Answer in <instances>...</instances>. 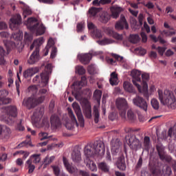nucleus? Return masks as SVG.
<instances>
[{
	"instance_id": "obj_63",
	"label": "nucleus",
	"mask_w": 176,
	"mask_h": 176,
	"mask_svg": "<svg viewBox=\"0 0 176 176\" xmlns=\"http://www.w3.org/2000/svg\"><path fill=\"white\" fill-rule=\"evenodd\" d=\"M157 51L159 54H160V56H163V54H164V52H166V47H157Z\"/></svg>"
},
{
	"instance_id": "obj_44",
	"label": "nucleus",
	"mask_w": 176,
	"mask_h": 176,
	"mask_svg": "<svg viewBox=\"0 0 176 176\" xmlns=\"http://www.w3.org/2000/svg\"><path fill=\"white\" fill-rule=\"evenodd\" d=\"M54 45V41H53L52 38H50L48 41L47 46L45 47V52L44 54V56H47L49 54V47H52Z\"/></svg>"
},
{
	"instance_id": "obj_11",
	"label": "nucleus",
	"mask_w": 176,
	"mask_h": 176,
	"mask_svg": "<svg viewBox=\"0 0 176 176\" xmlns=\"http://www.w3.org/2000/svg\"><path fill=\"white\" fill-rule=\"evenodd\" d=\"M133 104L141 108V109H143L145 112L148 111V103L146 100L140 96H136V97L133 99Z\"/></svg>"
},
{
	"instance_id": "obj_33",
	"label": "nucleus",
	"mask_w": 176,
	"mask_h": 176,
	"mask_svg": "<svg viewBox=\"0 0 176 176\" xmlns=\"http://www.w3.org/2000/svg\"><path fill=\"white\" fill-rule=\"evenodd\" d=\"M25 166L28 168V173L32 174V173H34V170H35V165L32 164V161L31 160H28L26 162Z\"/></svg>"
},
{
	"instance_id": "obj_50",
	"label": "nucleus",
	"mask_w": 176,
	"mask_h": 176,
	"mask_svg": "<svg viewBox=\"0 0 176 176\" xmlns=\"http://www.w3.org/2000/svg\"><path fill=\"white\" fill-rule=\"evenodd\" d=\"M89 13L91 16L94 17V16H96L97 13H98V9L96 8H91V9H89Z\"/></svg>"
},
{
	"instance_id": "obj_8",
	"label": "nucleus",
	"mask_w": 176,
	"mask_h": 176,
	"mask_svg": "<svg viewBox=\"0 0 176 176\" xmlns=\"http://www.w3.org/2000/svg\"><path fill=\"white\" fill-rule=\"evenodd\" d=\"M125 142L132 151H138L141 148V142L134 135L126 136Z\"/></svg>"
},
{
	"instance_id": "obj_27",
	"label": "nucleus",
	"mask_w": 176,
	"mask_h": 176,
	"mask_svg": "<svg viewBox=\"0 0 176 176\" xmlns=\"http://www.w3.org/2000/svg\"><path fill=\"white\" fill-rule=\"evenodd\" d=\"M122 12V8L119 7H114L111 8V16L113 19H118L119 17V14Z\"/></svg>"
},
{
	"instance_id": "obj_62",
	"label": "nucleus",
	"mask_w": 176,
	"mask_h": 176,
	"mask_svg": "<svg viewBox=\"0 0 176 176\" xmlns=\"http://www.w3.org/2000/svg\"><path fill=\"white\" fill-rule=\"evenodd\" d=\"M73 96H74L76 100H80V91H74L72 92Z\"/></svg>"
},
{
	"instance_id": "obj_4",
	"label": "nucleus",
	"mask_w": 176,
	"mask_h": 176,
	"mask_svg": "<svg viewBox=\"0 0 176 176\" xmlns=\"http://www.w3.org/2000/svg\"><path fill=\"white\" fill-rule=\"evenodd\" d=\"M158 96L161 104L167 105L168 108H172V109H175L176 98L171 91L166 89L163 93L162 89H158Z\"/></svg>"
},
{
	"instance_id": "obj_37",
	"label": "nucleus",
	"mask_w": 176,
	"mask_h": 176,
	"mask_svg": "<svg viewBox=\"0 0 176 176\" xmlns=\"http://www.w3.org/2000/svg\"><path fill=\"white\" fill-rule=\"evenodd\" d=\"M29 160H31L32 163H34L35 164H36L37 163H39L41 162V155L34 154L30 157Z\"/></svg>"
},
{
	"instance_id": "obj_34",
	"label": "nucleus",
	"mask_w": 176,
	"mask_h": 176,
	"mask_svg": "<svg viewBox=\"0 0 176 176\" xmlns=\"http://www.w3.org/2000/svg\"><path fill=\"white\" fill-rule=\"evenodd\" d=\"M94 116L95 123H98L100 119V111H98V107L97 106L94 107Z\"/></svg>"
},
{
	"instance_id": "obj_53",
	"label": "nucleus",
	"mask_w": 176,
	"mask_h": 176,
	"mask_svg": "<svg viewBox=\"0 0 176 176\" xmlns=\"http://www.w3.org/2000/svg\"><path fill=\"white\" fill-rule=\"evenodd\" d=\"M94 34L96 38H98V39L102 38V34H101V30H100L98 29H95L94 30Z\"/></svg>"
},
{
	"instance_id": "obj_41",
	"label": "nucleus",
	"mask_w": 176,
	"mask_h": 176,
	"mask_svg": "<svg viewBox=\"0 0 176 176\" xmlns=\"http://www.w3.org/2000/svg\"><path fill=\"white\" fill-rule=\"evenodd\" d=\"M109 21V14H108V13L104 12L100 15V21L102 23H104L105 24L108 23Z\"/></svg>"
},
{
	"instance_id": "obj_32",
	"label": "nucleus",
	"mask_w": 176,
	"mask_h": 176,
	"mask_svg": "<svg viewBox=\"0 0 176 176\" xmlns=\"http://www.w3.org/2000/svg\"><path fill=\"white\" fill-rule=\"evenodd\" d=\"M11 39H14V41H20L21 39H23V33L20 32V30L12 33Z\"/></svg>"
},
{
	"instance_id": "obj_54",
	"label": "nucleus",
	"mask_w": 176,
	"mask_h": 176,
	"mask_svg": "<svg viewBox=\"0 0 176 176\" xmlns=\"http://www.w3.org/2000/svg\"><path fill=\"white\" fill-rule=\"evenodd\" d=\"M39 138L41 141H43V140H47L49 137H47V133L41 132L38 134Z\"/></svg>"
},
{
	"instance_id": "obj_13",
	"label": "nucleus",
	"mask_w": 176,
	"mask_h": 176,
	"mask_svg": "<svg viewBox=\"0 0 176 176\" xmlns=\"http://www.w3.org/2000/svg\"><path fill=\"white\" fill-rule=\"evenodd\" d=\"M69 116L72 120V123L67 122L65 124V127L67 130H74V126H79L78 124V120H76V117H75V115L74 114V111H72V109L70 108L67 109Z\"/></svg>"
},
{
	"instance_id": "obj_12",
	"label": "nucleus",
	"mask_w": 176,
	"mask_h": 176,
	"mask_svg": "<svg viewBox=\"0 0 176 176\" xmlns=\"http://www.w3.org/2000/svg\"><path fill=\"white\" fill-rule=\"evenodd\" d=\"M72 107L74 112L76 114L80 127H85V118H83V115L82 114L80 106L79 105V104L74 102L72 104Z\"/></svg>"
},
{
	"instance_id": "obj_45",
	"label": "nucleus",
	"mask_w": 176,
	"mask_h": 176,
	"mask_svg": "<svg viewBox=\"0 0 176 176\" xmlns=\"http://www.w3.org/2000/svg\"><path fill=\"white\" fill-rule=\"evenodd\" d=\"M127 118L129 120H135V113L133 112V110L131 109L128 110Z\"/></svg>"
},
{
	"instance_id": "obj_64",
	"label": "nucleus",
	"mask_w": 176,
	"mask_h": 176,
	"mask_svg": "<svg viewBox=\"0 0 176 176\" xmlns=\"http://www.w3.org/2000/svg\"><path fill=\"white\" fill-rule=\"evenodd\" d=\"M87 71L89 74H90V75L94 74V71H95L94 66V65L88 66Z\"/></svg>"
},
{
	"instance_id": "obj_51",
	"label": "nucleus",
	"mask_w": 176,
	"mask_h": 176,
	"mask_svg": "<svg viewBox=\"0 0 176 176\" xmlns=\"http://www.w3.org/2000/svg\"><path fill=\"white\" fill-rule=\"evenodd\" d=\"M151 105L154 109H159V101L157 100L152 99Z\"/></svg>"
},
{
	"instance_id": "obj_6",
	"label": "nucleus",
	"mask_w": 176,
	"mask_h": 176,
	"mask_svg": "<svg viewBox=\"0 0 176 176\" xmlns=\"http://www.w3.org/2000/svg\"><path fill=\"white\" fill-rule=\"evenodd\" d=\"M50 74H52V64L48 63L40 75L35 76L32 80L33 83L38 84L40 87H46L49 84V75Z\"/></svg>"
},
{
	"instance_id": "obj_58",
	"label": "nucleus",
	"mask_w": 176,
	"mask_h": 176,
	"mask_svg": "<svg viewBox=\"0 0 176 176\" xmlns=\"http://www.w3.org/2000/svg\"><path fill=\"white\" fill-rule=\"evenodd\" d=\"M32 11H31V10L26 8L23 10V16L24 17V19H25V17H27V16H30V14H32Z\"/></svg>"
},
{
	"instance_id": "obj_57",
	"label": "nucleus",
	"mask_w": 176,
	"mask_h": 176,
	"mask_svg": "<svg viewBox=\"0 0 176 176\" xmlns=\"http://www.w3.org/2000/svg\"><path fill=\"white\" fill-rule=\"evenodd\" d=\"M30 76H32V74L31 73L30 69H28L23 72V77L27 79L28 78H30Z\"/></svg>"
},
{
	"instance_id": "obj_31",
	"label": "nucleus",
	"mask_w": 176,
	"mask_h": 176,
	"mask_svg": "<svg viewBox=\"0 0 176 176\" xmlns=\"http://www.w3.org/2000/svg\"><path fill=\"white\" fill-rule=\"evenodd\" d=\"M142 86L144 87V89H147L148 81L149 80V74L146 73L142 74Z\"/></svg>"
},
{
	"instance_id": "obj_39",
	"label": "nucleus",
	"mask_w": 176,
	"mask_h": 176,
	"mask_svg": "<svg viewBox=\"0 0 176 176\" xmlns=\"http://www.w3.org/2000/svg\"><path fill=\"white\" fill-rule=\"evenodd\" d=\"M54 159H56V157L54 156H51L50 157L49 156H47L44 160V167L49 166V164L54 161Z\"/></svg>"
},
{
	"instance_id": "obj_23",
	"label": "nucleus",
	"mask_w": 176,
	"mask_h": 176,
	"mask_svg": "<svg viewBox=\"0 0 176 176\" xmlns=\"http://www.w3.org/2000/svg\"><path fill=\"white\" fill-rule=\"evenodd\" d=\"M72 160L74 163H79L82 160V156L80 151L74 150L72 153Z\"/></svg>"
},
{
	"instance_id": "obj_19",
	"label": "nucleus",
	"mask_w": 176,
	"mask_h": 176,
	"mask_svg": "<svg viewBox=\"0 0 176 176\" xmlns=\"http://www.w3.org/2000/svg\"><path fill=\"white\" fill-rule=\"evenodd\" d=\"M116 30L120 31L125 28V30H129V23L126 21V17L124 16H121L120 20L116 23Z\"/></svg>"
},
{
	"instance_id": "obj_22",
	"label": "nucleus",
	"mask_w": 176,
	"mask_h": 176,
	"mask_svg": "<svg viewBox=\"0 0 176 176\" xmlns=\"http://www.w3.org/2000/svg\"><path fill=\"white\" fill-rule=\"evenodd\" d=\"M85 163L87 167L89 168L90 171H97V165H96V163H94V161L91 160L90 158H86L85 160Z\"/></svg>"
},
{
	"instance_id": "obj_42",
	"label": "nucleus",
	"mask_w": 176,
	"mask_h": 176,
	"mask_svg": "<svg viewBox=\"0 0 176 176\" xmlns=\"http://www.w3.org/2000/svg\"><path fill=\"white\" fill-rule=\"evenodd\" d=\"M11 133L12 131L10 130V128H8L6 126L3 128V132L1 134L4 135V138H8Z\"/></svg>"
},
{
	"instance_id": "obj_21",
	"label": "nucleus",
	"mask_w": 176,
	"mask_h": 176,
	"mask_svg": "<svg viewBox=\"0 0 176 176\" xmlns=\"http://www.w3.org/2000/svg\"><path fill=\"white\" fill-rule=\"evenodd\" d=\"M116 164L119 170H121L122 171H124V170H126V166L124 160V155H121L118 157Z\"/></svg>"
},
{
	"instance_id": "obj_14",
	"label": "nucleus",
	"mask_w": 176,
	"mask_h": 176,
	"mask_svg": "<svg viewBox=\"0 0 176 176\" xmlns=\"http://www.w3.org/2000/svg\"><path fill=\"white\" fill-rule=\"evenodd\" d=\"M63 162L67 171H68L69 174H74V175L76 176V175H78V172L79 171V170L78 169V168H76V166H73L72 163H69V161H68L67 157H63Z\"/></svg>"
},
{
	"instance_id": "obj_29",
	"label": "nucleus",
	"mask_w": 176,
	"mask_h": 176,
	"mask_svg": "<svg viewBox=\"0 0 176 176\" xmlns=\"http://www.w3.org/2000/svg\"><path fill=\"white\" fill-rule=\"evenodd\" d=\"M87 78L85 76L81 77V80L80 81H76L74 82L73 86H78V89L83 87L85 85H86Z\"/></svg>"
},
{
	"instance_id": "obj_7",
	"label": "nucleus",
	"mask_w": 176,
	"mask_h": 176,
	"mask_svg": "<svg viewBox=\"0 0 176 176\" xmlns=\"http://www.w3.org/2000/svg\"><path fill=\"white\" fill-rule=\"evenodd\" d=\"M26 25L31 32H35L37 36L43 35L45 31H46V28L43 24L38 23L35 18L31 17L28 19Z\"/></svg>"
},
{
	"instance_id": "obj_52",
	"label": "nucleus",
	"mask_w": 176,
	"mask_h": 176,
	"mask_svg": "<svg viewBox=\"0 0 176 176\" xmlns=\"http://www.w3.org/2000/svg\"><path fill=\"white\" fill-rule=\"evenodd\" d=\"M76 176H90V174L86 170H79Z\"/></svg>"
},
{
	"instance_id": "obj_35",
	"label": "nucleus",
	"mask_w": 176,
	"mask_h": 176,
	"mask_svg": "<svg viewBox=\"0 0 176 176\" xmlns=\"http://www.w3.org/2000/svg\"><path fill=\"white\" fill-rule=\"evenodd\" d=\"M84 113L87 119L91 118V106L86 105L84 108Z\"/></svg>"
},
{
	"instance_id": "obj_15",
	"label": "nucleus",
	"mask_w": 176,
	"mask_h": 176,
	"mask_svg": "<svg viewBox=\"0 0 176 176\" xmlns=\"http://www.w3.org/2000/svg\"><path fill=\"white\" fill-rule=\"evenodd\" d=\"M111 153L113 156H116L118 153H120V146H122V142L120 140L116 138L113 139L111 141Z\"/></svg>"
},
{
	"instance_id": "obj_5",
	"label": "nucleus",
	"mask_w": 176,
	"mask_h": 176,
	"mask_svg": "<svg viewBox=\"0 0 176 176\" xmlns=\"http://www.w3.org/2000/svg\"><path fill=\"white\" fill-rule=\"evenodd\" d=\"M45 41L43 37H40L34 41L33 43L30 45V50H33L35 47V50L32 53L29 59L28 60V64L34 65L36 64L39 60H41V55L39 54L40 47L42 46Z\"/></svg>"
},
{
	"instance_id": "obj_30",
	"label": "nucleus",
	"mask_w": 176,
	"mask_h": 176,
	"mask_svg": "<svg viewBox=\"0 0 176 176\" xmlns=\"http://www.w3.org/2000/svg\"><path fill=\"white\" fill-rule=\"evenodd\" d=\"M156 149L157 151L160 158H163V155H166V151H164V146H163L162 144H157L156 146Z\"/></svg>"
},
{
	"instance_id": "obj_1",
	"label": "nucleus",
	"mask_w": 176,
	"mask_h": 176,
	"mask_svg": "<svg viewBox=\"0 0 176 176\" xmlns=\"http://www.w3.org/2000/svg\"><path fill=\"white\" fill-rule=\"evenodd\" d=\"M28 90L30 93H32L33 94V96H31L27 99H24L23 104L29 109H31V108H35L36 105H39V104H42L43 101H45V99L46 98V95L47 94V89L45 88H42L39 89L38 93V88L35 85H32L28 87ZM36 96H34L35 94Z\"/></svg>"
},
{
	"instance_id": "obj_28",
	"label": "nucleus",
	"mask_w": 176,
	"mask_h": 176,
	"mask_svg": "<svg viewBox=\"0 0 176 176\" xmlns=\"http://www.w3.org/2000/svg\"><path fill=\"white\" fill-rule=\"evenodd\" d=\"M108 35H109V36H112V38H114V39H117L118 41H122V39H123V36L113 32L112 30H109Z\"/></svg>"
},
{
	"instance_id": "obj_25",
	"label": "nucleus",
	"mask_w": 176,
	"mask_h": 176,
	"mask_svg": "<svg viewBox=\"0 0 176 176\" xmlns=\"http://www.w3.org/2000/svg\"><path fill=\"white\" fill-rule=\"evenodd\" d=\"M110 79H109V82L111 86H116L118 85V80H119L118 78V74H116V72H113L110 75Z\"/></svg>"
},
{
	"instance_id": "obj_40",
	"label": "nucleus",
	"mask_w": 176,
	"mask_h": 176,
	"mask_svg": "<svg viewBox=\"0 0 176 176\" xmlns=\"http://www.w3.org/2000/svg\"><path fill=\"white\" fill-rule=\"evenodd\" d=\"M129 41L131 43H138L140 42V36L138 34H132L130 36Z\"/></svg>"
},
{
	"instance_id": "obj_46",
	"label": "nucleus",
	"mask_w": 176,
	"mask_h": 176,
	"mask_svg": "<svg viewBox=\"0 0 176 176\" xmlns=\"http://www.w3.org/2000/svg\"><path fill=\"white\" fill-rule=\"evenodd\" d=\"M101 96H102V92L101 90L96 89L94 92V97L98 101V100H101Z\"/></svg>"
},
{
	"instance_id": "obj_10",
	"label": "nucleus",
	"mask_w": 176,
	"mask_h": 176,
	"mask_svg": "<svg viewBox=\"0 0 176 176\" xmlns=\"http://www.w3.org/2000/svg\"><path fill=\"white\" fill-rule=\"evenodd\" d=\"M131 75L132 76V82L135 86H136L138 91L141 93L142 89H141V85L139 83H141V72L138 70H132L131 72Z\"/></svg>"
},
{
	"instance_id": "obj_17",
	"label": "nucleus",
	"mask_w": 176,
	"mask_h": 176,
	"mask_svg": "<svg viewBox=\"0 0 176 176\" xmlns=\"http://www.w3.org/2000/svg\"><path fill=\"white\" fill-rule=\"evenodd\" d=\"M9 96V91L6 89L0 90V105H8L12 102V99L8 98Z\"/></svg>"
},
{
	"instance_id": "obj_16",
	"label": "nucleus",
	"mask_w": 176,
	"mask_h": 176,
	"mask_svg": "<svg viewBox=\"0 0 176 176\" xmlns=\"http://www.w3.org/2000/svg\"><path fill=\"white\" fill-rule=\"evenodd\" d=\"M93 56H98V52L92 51L91 52H89L88 54H81L78 55V59L82 64H89Z\"/></svg>"
},
{
	"instance_id": "obj_56",
	"label": "nucleus",
	"mask_w": 176,
	"mask_h": 176,
	"mask_svg": "<svg viewBox=\"0 0 176 176\" xmlns=\"http://www.w3.org/2000/svg\"><path fill=\"white\" fill-rule=\"evenodd\" d=\"M162 34L166 35V36H173V35H175V32L171 30H163Z\"/></svg>"
},
{
	"instance_id": "obj_36",
	"label": "nucleus",
	"mask_w": 176,
	"mask_h": 176,
	"mask_svg": "<svg viewBox=\"0 0 176 176\" xmlns=\"http://www.w3.org/2000/svg\"><path fill=\"white\" fill-rule=\"evenodd\" d=\"M97 42L99 45H101L102 46H105V45H111V43H113V40L104 38V39L99 40Z\"/></svg>"
},
{
	"instance_id": "obj_43",
	"label": "nucleus",
	"mask_w": 176,
	"mask_h": 176,
	"mask_svg": "<svg viewBox=\"0 0 176 176\" xmlns=\"http://www.w3.org/2000/svg\"><path fill=\"white\" fill-rule=\"evenodd\" d=\"M160 160L166 162V163H173V162H174V160H173V158L171 157V156H170L166 153L163 155L162 158H160Z\"/></svg>"
},
{
	"instance_id": "obj_48",
	"label": "nucleus",
	"mask_w": 176,
	"mask_h": 176,
	"mask_svg": "<svg viewBox=\"0 0 176 176\" xmlns=\"http://www.w3.org/2000/svg\"><path fill=\"white\" fill-rule=\"evenodd\" d=\"M6 52L5 51V50L3 49V47L2 46L0 45V64H3V57L6 54Z\"/></svg>"
},
{
	"instance_id": "obj_55",
	"label": "nucleus",
	"mask_w": 176,
	"mask_h": 176,
	"mask_svg": "<svg viewBox=\"0 0 176 176\" xmlns=\"http://www.w3.org/2000/svg\"><path fill=\"white\" fill-rule=\"evenodd\" d=\"M112 57H113L117 61H120V63H123V56H120V55L116 54H112Z\"/></svg>"
},
{
	"instance_id": "obj_9",
	"label": "nucleus",
	"mask_w": 176,
	"mask_h": 176,
	"mask_svg": "<svg viewBox=\"0 0 176 176\" xmlns=\"http://www.w3.org/2000/svg\"><path fill=\"white\" fill-rule=\"evenodd\" d=\"M116 105L120 111L119 114L122 119H126V111H127V108H129L127 100L123 98H118L116 101Z\"/></svg>"
},
{
	"instance_id": "obj_61",
	"label": "nucleus",
	"mask_w": 176,
	"mask_h": 176,
	"mask_svg": "<svg viewBox=\"0 0 176 176\" xmlns=\"http://www.w3.org/2000/svg\"><path fill=\"white\" fill-rule=\"evenodd\" d=\"M52 167L53 168V171H54L55 175L56 176L60 175V168H58V166H52Z\"/></svg>"
},
{
	"instance_id": "obj_24",
	"label": "nucleus",
	"mask_w": 176,
	"mask_h": 176,
	"mask_svg": "<svg viewBox=\"0 0 176 176\" xmlns=\"http://www.w3.org/2000/svg\"><path fill=\"white\" fill-rule=\"evenodd\" d=\"M123 87L125 91H127L128 93H133V94H135L136 93L135 89H134L133 84L130 83L128 81H125L124 82Z\"/></svg>"
},
{
	"instance_id": "obj_2",
	"label": "nucleus",
	"mask_w": 176,
	"mask_h": 176,
	"mask_svg": "<svg viewBox=\"0 0 176 176\" xmlns=\"http://www.w3.org/2000/svg\"><path fill=\"white\" fill-rule=\"evenodd\" d=\"M84 153L86 156V159H90L91 156L104 155L105 153V146L104 143L101 141H96L94 143L90 144L85 147Z\"/></svg>"
},
{
	"instance_id": "obj_38",
	"label": "nucleus",
	"mask_w": 176,
	"mask_h": 176,
	"mask_svg": "<svg viewBox=\"0 0 176 176\" xmlns=\"http://www.w3.org/2000/svg\"><path fill=\"white\" fill-rule=\"evenodd\" d=\"M98 168L99 170L104 171V173H108L109 171V168H108V166H107V164L104 162H100L98 164Z\"/></svg>"
},
{
	"instance_id": "obj_60",
	"label": "nucleus",
	"mask_w": 176,
	"mask_h": 176,
	"mask_svg": "<svg viewBox=\"0 0 176 176\" xmlns=\"http://www.w3.org/2000/svg\"><path fill=\"white\" fill-rule=\"evenodd\" d=\"M30 69L32 74V76H34L35 74H38V72H39V67H32V68H30Z\"/></svg>"
},
{
	"instance_id": "obj_3",
	"label": "nucleus",
	"mask_w": 176,
	"mask_h": 176,
	"mask_svg": "<svg viewBox=\"0 0 176 176\" xmlns=\"http://www.w3.org/2000/svg\"><path fill=\"white\" fill-rule=\"evenodd\" d=\"M5 109L8 115V118L6 119L7 124L12 126V124L16 123L19 131H24L25 128L21 124V123H23V120H17V107H16V106H9L6 107Z\"/></svg>"
},
{
	"instance_id": "obj_26",
	"label": "nucleus",
	"mask_w": 176,
	"mask_h": 176,
	"mask_svg": "<svg viewBox=\"0 0 176 176\" xmlns=\"http://www.w3.org/2000/svg\"><path fill=\"white\" fill-rule=\"evenodd\" d=\"M143 146L146 151L151 149V138L145 136L143 140Z\"/></svg>"
},
{
	"instance_id": "obj_20",
	"label": "nucleus",
	"mask_w": 176,
	"mask_h": 176,
	"mask_svg": "<svg viewBox=\"0 0 176 176\" xmlns=\"http://www.w3.org/2000/svg\"><path fill=\"white\" fill-rule=\"evenodd\" d=\"M51 126L53 129H58L61 126V120L57 114H54L50 118Z\"/></svg>"
},
{
	"instance_id": "obj_18",
	"label": "nucleus",
	"mask_w": 176,
	"mask_h": 176,
	"mask_svg": "<svg viewBox=\"0 0 176 176\" xmlns=\"http://www.w3.org/2000/svg\"><path fill=\"white\" fill-rule=\"evenodd\" d=\"M10 28L12 30H17L20 24H21V15L17 14L10 19Z\"/></svg>"
},
{
	"instance_id": "obj_49",
	"label": "nucleus",
	"mask_w": 176,
	"mask_h": 176,
	"mask_svg": "<svg viewBox=\"0 0 176 176\" xmlns=\"http://www.w3.org/2000/svg\"><path fill=\"white\" fill-rule=\"evenodd\" d=\"M135 52H138L140 56H145L146 54V50L142 48V47H139L135 48Z\"/></svg>"
},
{
	"instance_id": "obj_59",
	"label": "nucleus",
	"mask_w": 176,
	"mask_h": 176,
	"mask_svg": "<svg viewBox=\"0 0 176 176\" xmlns=\"http://www.w3.org/2000/svg\"><path fill=\"white\" fill-rule=\"evenodd\" d=\"M24 38L27 42H31V40L32 39V35L31 34L25 32Z\"/></svg>"
},
{
	"instance_id": "obj_47",
	"label": "nucleus",
	"mask_w": 176,
	"mask_h": 176,
	"mask_svg": "<svg viewBox=\"0 0 176 176\" xmlns=\"http://www.w3.org/2000/svg\"><path fill=\"white\" fill-rule=\"evenodd\" d=\"M76 71L78 72V75H85V74H86V70L82 66L76 67Z\"/></svg>"
}]
</instances>
